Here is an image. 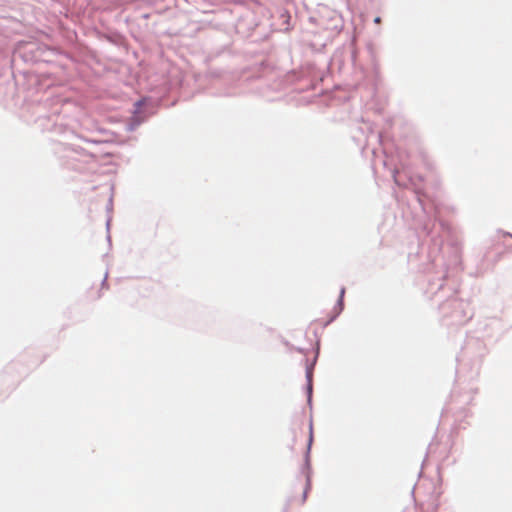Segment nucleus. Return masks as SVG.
Returning <instances> with one entry per match:
<instances>
[{"instance_id": "2", "label": "nucleus", "mask_w": 512, "mask_h": 512, "mask_svg": "<svg viewBox=\"0 0 512 512\" xmlns=\"http://www.w3.org/2000/svg\"><path fill=\"white\" fill-rule=\"evenodd\" d=\"M374 22H375L376 24H380V23H381V18H380L379 16H378V17H376V18L374 19Z\"/></svg>"}, {"instance_id": "3", "label": "nucleus", "mask_w": 512, "mask_h": 512, "mask_svg": "<svg viewBox=\"0 0 512 512\" xmlns=\"http://www.w3.org/2000/svg\"><path fill=\"white\" fill-rule=\"evenodd\" d=\"M311 441H312V432H310L309 444L311 443Z\"/></svg>"}, {"instance_id": "1", "label": "nucleus", "mask_w": 512, "mask_h": 512, "mask_svg": "<svg viewBox=\"0 0 512 512\" xmlns=\"http://www.w3.org/2000/svg\"><path fill=\"white\" fill-rule=\"evenodd\" d=\"M301 486L303 489V495L301 501H305L308 490L310 489V479L308 475H303L301 479Z\"/></svg>"}, {"instance_id": "4", "label": "nucleus", "mask_w": 512, "mask_h": 512, "mask_svg": "<svg viewBox=\"0 0 512 512\" xmlns=\"http://www.w3.org/2000/svg\"><path fill=\"white\" fill-rule=\"evenodd\" d=\"M344 292H345V290H344V289H342V290H341V298L343 297Z\"/></svg>"}]
</instances>
